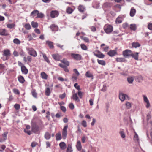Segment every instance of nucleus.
I'll list each match as a JSON object with an SVG mask.
<instances>
[{
	"mask_svg": "<svg viewBox=\"0 0 152 152\" xmlns=\"http://www.w3.org/2000/svg\"><path fill=\"white\" fill-rule=\"evenodd\" d=\"M28 53L31 56L35 57L37 56L36 51L32 48H27L26 49Z\"/></svg>",
	"mask_w": 152,
	"mask_h": 152,
	"instance_id": "nucleus-1",
	"label": "nucleus"
},
{
	"mask_svg": "<svg viewBox=\"0 0 152 152\" xmlns=\"http://www.w3.org/2000/svg\"><path fill=\"white\" fill-rule=\"evenodd\" d=\"M104 29L105 32L107 34L111 33L113 30L112 26L109 25H106L104 27Z\"/></svg>",
	"mask_w": 152,
	"mask_h": 152,
	"instance_id": "nucleus-2",
	"label": "nucleus"
},
{
	"mask_svg": "<svg viewBox=\"0 0 152 152\" xmlns=\"http://www.w3.org/2000/svg\"><path fill=\"white\" fill-rule=\"evenodd\" d=\"M144 102L145 103V107L146 108H148L150 107V104L149 101L146 96L145 95H143L142 96Z\"/></svg>",
	"mask_w": 152,
	"mask_h": 152,
	"instance_id": "nucleus-3",
	"label": "nucleus"
},
{
	"mask_svg": "<svg viewBox=\"0 0 152 152\" xmlns=\"http://www.w3.org/2000/svg\"><path fill=\"white\" fill-rule=\"evenodd\" d=\"M71 56L73 59L77 61L81 60L82 59L81 56L78 54L71 53Z\"/></svg>",
	"mask_w": 152,
	"mask_h": 152,
	"instance_id": "nucleus-4",
	"label": "nucleus"
},
{
	"mask_svg": "<svg viewBox=\"0 0 152 152\" xmlns=\"http://www.w3.org/2000/svg\"><path fill=\"white\" fill-rule=\"evenodd\" d=\"M68 127V126L66 125L64 126V127L62 132V137L63 139H65L67 134V129Z\"/></svg>",
	"mask_w": 152,
	"mask_h": 152,
	"instance_id": "nucleus-5",
	"label": "nucleus"
},
{
	"mask_svg": "<svg viewBox=\"0 0 152 152\" xmlns=\"http://www.w3.org/2000/svg\"><path fill=\"white\" fill-rule=\"evenodd\" d=\"M119 134L122 138L124 139L126 137V134L124 132V130L123 129H120Z\"/></svg>",
	"mask_w": 152,
	"mask_h": 152,
	"instance_id": "nucleus-6",
	"label": "nucleus"
},
{
	"mask_svg": "<svg viewBox=\"0 0 152 152\" xmlns=\"http://www.w3.org/2000/svg\"><path fill=\"white\" fill-rule=\"evenodd\" d=\"M131 51L129 50H126L123 52V55L124 57H127L128 56H130Z\"/></svg>",
	"mask_w": 152,
	"mask_h": 152,
	"instance_id": "nucleus-7",
	"label": "nucleus"
},
{
	"mask_svg": "<svg viewBox=\"0 0 152 152\" xmlns=\"http://www.w3.org/2000/svg\"><path fill=\"white\" fill-rule=\"evenodd\" d=\"M127 97H128L127 95L125 94L121 93L119 95V99L122 102L124 101Z\"/></svg>",
	"mask_w": 152,
	"mask_h": 152,
	"instance_id": "nucleus-8",
	"label": "nucleus"
},
{
	"mask_svg": "<svg viewBox=\"0 0 152 152\" xmlns=\"http://www.w3.org/2000/svg\"><path fill=\"white\" fill-rule=\"evenodd\" d=\"M0 35L2 36H7L8 35L7 31L5 29H0Z\"/></svg>",
	"mask_w": 152,
	"mask_h": 152,
	"instance_id": "nucleus-9",
	"label": "nucleus"
},
{
	"mask_svg": "<svg viewBox=\"0 0 152 152\" xmlns=\"http://www.w3.org/2000/svg\"><path fill=\"white\" fill-rule=\"evenodd\" d=\"M58 13L56 11H52L51 12L50 16L52 18L57 17L58 16Z\"/></svg>",
	"mask_w": 152,
	"mask_h": 152,
	"instance_id": "nucleus-10",
	"label": "nucleus"
},
{
	"mask_svg": "<svg viewBox=\"0 0 152 152\" xmlns=\"http://www.w3.org/2000/svg\"><path fill=\"white\" fill-rule=\"evenodd\" d=\"M139 53L135 52L133 53H131L130 56L134 58L135 60H138Z\"/></svg>",
	"mask_w": 152,
	"mask_h": 152,
	"instance_id": "nucleus-11",
	"label": "nucleus"
},
{
	"mask_svg": "<svg viewBox=\"0 0 152 152\" xmlns=\"http://www.w3.org/2000/svg\"><path fill=\"white\" fill-rule=\"evenodd\" d=\"M76 147L78 151H80L81 150L82 148V146L81 144V142L80 140H77L76 145Z\"/></svg>",
	"mask_w": 152,
	"mask_h": 152,
	"instance_id": "nucleus-12",
	"label": "nucleus"
},
{
	"mask_svg": "<svg viewBox=\"0 0 152 152\" xmlns=\"http://www.w3.org/2000/svg\"><path fill=\"white\" fill-rule=\"evenodd\" d=\"M94 53L95 56L100 58H103L104 56L102 53L99 51L97 52V53Z\"/></svg>",
	"mask_w": 152,
	"mask_h": 152,
	"instance_id": "nucleus-13",
	"label": "nucleus"
},
{
	"mask_svg": "<svg viewBox=\"0 0 152 152\" xmlns=\"http://www.w3.org/2000/svg\"><path fill=\"white\" fill-rule=\"evenodd\" d=\"M59 146L60 148L63 150L65 149L66 147V144L64 142H61L59 144Z\"/></svg>",
	"mask_w": 152,
	"mask_h": 152,
	"instance_id": "nucleus-14",
	"label": "nucleus"
},
{
	"mask_svg": "<svg viewBox=\"0 0 152 152\" xmlns=\"http://www.w3.org/2000/svg\"><path fill=\"white\" fill-rule=\"evenodd\" d=\"M86 76L88 78H91L92 79L93 78V75L89 71L86 72L85 74Z\"/></svg>",
	"mask_w": 152,
	"mask_h": 152,
	"instance_id": "nucleus-15",
	"label": "nucleus"
},
{
	"mask_svg": "<svg viewBox=\"0 0 152 152\" xmlns=\"http://www.w3.org/2000/svg\"><path fill=\"white\" fill-rule=\"evenodd\" d=\"M116 54L117 52L115 50H110L108 53V54L111 57L113 56Z\"/></svg>",
	"mask_w": 152,
	"mask_h": 152,
	"instance_id": "nucleus-16",
	"label": "nucleus"
},
{
	"mask_svg": "<svg viewBox=\"0 0 152 152\" xmlns=\"http://www.w3.org/2000/svg\"><path fill=\"white\" fill-rule=\"evenodd\" d=\"M72 99L77 102H79L80 100L77 96V93H74L72 95Z\"/></svg>",
	"mask_w": 152,
	"mask_h": 152,
	"instance_id": "nucleus-17",
	"label": "nucleus"
},
{
	"mask_svg": "<svg viewBox=\"0 0 152 152\" xmlns=\"http://www.w3.org/2000/svg\"><path fill=\"white\" fill-rule=\"evenodd\" d=\"M115 60L118 62H125L126 61V60L124 58H116Z\"/></svg>",
	"mask_w": 152,
	"mask_h": 152,
	"instance_id": "nucleus-18",
	"label": "nucleus"
},
{
	"mask_svg": "<svg viewBox=\"0 0 152 152\" xmlns=\"http://www.w3.org/2000/svg\"><path fill=\"white\" fill-rule=\"evenodd\" d=\"M18 79L19 81L21 83H23L25 81V80L22 76H19L18 77Z\"/></svg>",
	"mask_w": 152,
	"mask_h": 152,
	"instance_id": "nucleus-19",
	"label": "nucleus"
},
{
	"mask_svg": "<svg viewBox=\"0 0 152 152\" xmlns=\"http://www.w3.org/2000/svg\"><path fill=\"white\" fill-rule=\"evenodd\" d=\"M21 68V71L25 75H26L27 74L28 72V69L25 66L22 67Z\"/></svg>",
	"mask_w": 152,
	"mask_h": 152,
	"instance_id": "nucleus-20",
	"label": "nucleus"
},
{
	"mask_svg": "<svg viewBox=\"0 0 152 152\" xmlns=\"http://www.w3.org/2000/svg\"><path fill=\"white\" fill-rule=\"evenodd\" d=\"M7 132H5L2 134L3 139H0V142H2L7 139Z\"/></svg>",
	"mask_w": 152,
	"mask_h": 152,
	"instance_id": "nucleus-21",
	"label": "nucleus"
},
{
	"mask_svg": "<svg viewBox=\"0 0 152 152\" xmlns=\"http://www.w3.org/2000/svg\"><path fill=\"white\" fill-rule=\"evenodd\" d=\"M42 78L45 80H46L48 78V75L44 72H42L40 74Z\"/></svg>",
	"mask_w": 152,
	"mask_h": 152,
	"instance_id": "nucleus-22",
	"label": "nucleus"
},
{
	"mask_svg": "<svg viewBox=\"0 0 152 152\" xmlns=\"http://www.w3.org/2000/svg\"><path fill=\"white\" fill-rule=\"evenodd\" d=\"M136 12V10L133 8H132L131 10L130 13V16L132 17L134 16L135 15Z\"/></svg>",
	"mask_w": 152,
	"mask_h": 152,
	"instance_id": "nucleus-23",
	"label": "nucleus"
},
{
	"mask_svg": "<svg viewBox=\"0 0 152 152\" xmlns=\"http://www.w3.org/2000/svg\"><path fill=\"white\" fill-rule=\"evenodd\" d=\"M61 139V136L60 132L57 133L56 135V139L57 140H60Z\"/></svg>",
	"mask_w": 152,
	"mask_h": 152,
	"instance_id": "nucleus-24",
	"label": "nucleus"
},
{
	"mask_svg": "<svg viewBox=\"0 0 152 152\" xmlns=\"http://www.w3.org/2000/svg\"><path fill=\"white\" fill-rule=\"evenodd\" d=\"M132 45L133 47L136 48L140 46V44L137 42H134L132 43Z\"/></svg>",
	"mask_w": 152,
	"mask_h": 152,
	"instance_id": "nucleus-25",
	"label": "nucleus"
},
{
	"mask_svg": "<svg viewBox=\"0 0 152 152\" xmlns=\"http://www.w3.org/2000/svg\"><path fill=\"white\" fill-rule=\"evenodd\" d=\"M53 58L56 60H58L60 58V57L58 54H53L52 55Z\"/></svg>",
	"mask_w": 152,
	"mask_h": 152,
	"instance_id": "nucleus-26",
	"label": "nucleus"
},
{
	"mask_svg": "<svg viewBox=\"0 0 152 152\" xmlns=\"http://www.w3.org/2000/svg\"><path fill=\"white\" fill-rule=\"evenodd\" d=\"M38 10H35L33 11L31 14V16L33 17H34L36 15L37 16V15L38 14Z\"/></svg>",
	"mask_w": 152,
	"mask_h": 152,
	"instance_id": "nucleus-27",
	"label": "nucleus"
},
{
	"mask_svg": "<svg viewBox=\"0 0 152 152\" xmlns=\"http://www.w3.org/2000/svg\"><path fill=\"white\" fill-rule=\"evenodd\" d=\"M50 27L52 31H57L58 30V27L55 24L52 25Z\"/></svg>",
	"mask_w": 152,
	"mask_h": 152,
	"instance_id": "nucleus-28",
	"label": "nucleus"
},
{
	"mask_svg": "<svg viewBox=\"0 0 152 152\" xmlns=\"http://www.w3.org/2000/svg\"><path fill=\"white\" fill-rule=\"evenodd\" d=\"M4 55L7 57L10 56V50H4Z\"/></svg>",
	"mask_w": 152,
	"mask_h": 152,
	"instance_id": "nucleus-29",
	"label": "nucleus"
},
{
	"mask_svg": "<svg viewBox=\"0 0 152 152\" xmlns=\"http://www.w3.org/2000/svg\"><path fill=\"white\" fill-rule=\"evenodd\" d=\"M127 81L130 84H132L134 80L133 77L130 76L127 78Z\"/></svg>",
	"mask_w": 152,
	"mask_h": 152,
	"instance_id": "nucleus-30",
	"label": "nucleus"
},
{
	"mask_svg": "<svg viewBox=\"0 0 152 152\" xmlns=\"http://www.w3.org/2000/svg\"><path fill=\"white\" fill-rule=\"evenodd\" d=\"M46 43L50 48H53V46L52 42L50 41H47L46 42Z\"/></svg>",
	"mask_w": 152,
	"mask_h": 152,
	"instance_id": "nucleus-31",
	"label": "nucleus"
},
{
	"mask_svg": "<svg viewBox=\"0 0 152 152\" xmlns=\"http://www.w3.org/2000/svg\"><path fill=\"white\" fill-rule=\"evenodd\" d=\"M130 28L132 30L135 31L137 29V27L135 24H131L130 25Z\"/></svg>",
	"mask_w": 152,
	"mask_h": 152,
	"instance_id": "nucleus-32",
	"label": "nucleus"
},
{
	"mask_svg": "<svg viewBox=\"0 0 152 152\" xmlns=\"http://www.w3.org/2000/svg\"><path fill=\"white\" fill-rule=\"evenodd\" d=\"M42 54L44 60L45 61H46L48 63H50V61L48 59V58L47 57L46 55L44 53H42Z\"/></svg>",
	"mask_w": 152,
	"mask_h": 152,
	"instance_id": "nucleus-33",
	"label": "nucleus"
},
{
	"mask_svg": "<svg viewBox=\"0 0 152 152\" xmlns=\"http://www.w3.org/2000/svg\"><path fill=\"white\" fill-rule=\"evenodd\" d=\"M125 105L126 108L128 109L132 107L131 103L128 101L126 102Z\"/></svg>",
	"mask_w": 152,
	"mask_h": 152,
	"instance_id": "nucleus-34",
	"label": "nucleus"
},
{
	"mask_svg": "<svg viewBox=\"0 0 152 152\" xmlns=\"http://www.w3.org/2000/svg\"><path fill=\"white\" fill-rule=\"evenodd\" d=\"M31 93L33 96L34 98H37V94L35 90L33 89L31 91Z\"/></svg>",
	"mask_w": 152,
	"mask_h": 152,
	"instance_id": "nucleus-35",
	"label": "nucleus"
},
{
	"mask_svg": "<svg viewBox=\"0 0 152 152\" xmlns=\"http://www.w3.org/2000/svg\"><path fill=\"white\" fill-rule=\"evenodd\" d=\"M73 150L72 147V146L70 144L68 145L66 152H72Z\"/></svg>",
	"mask_w": 152,
	"mask_h": 152,
	"instance_id": "nucleus-36",
	"label": "nucleus"
},
{
	"mask_svg": "<svg viewBox=\"0 0 152 152\" xmlns=\"http://www.w3.org/2000/svg\"><path fill=\"white\" fill-rule=\"evenodd\" d=\"M97 61L99 64L103 66H104L106 64L105 61L103 60H100L98 59Z\"/></svg>",
	"mask_w": 152,
	"mask_h": 152,
	"instance_id": "nucleus-37",
	"label": "nucleus"
},
{
	"mask_svg": "<svg viewBox=\"0 0 152 152\" xmlns=\"http://www.w3.org/2000/svg\"><path fill=\"white\" fill-rule=\"evenodd\" d=\"M13 42L14 43L17 45L20 44L21 43L20 41L17 38L13 40Z\"/></svg>",
	"mask_w": 152,
	"mask_h": 152,
	"instance_id": "nucleus-38",
	"label": "nucleus"
},
{
	"mask_svg": "<svg viewBox=\"0 0 152 152\" xmlns=\"http://www.w3.org/2000/svg\"><path fill=\"white\" fill-rule=\"evenodd\" d=\"M78 9L80 12H83L85 8L83 6L80 5L78 7Z\"/></svg>",
	"mask_w": 152,
	"mask_h": 152,
	"instance_id": "nucleus-39",
	"label": "nucleus"
},
{
	"mask_svg": "<svg viewBox=\"0 0 152 152\" xmlns=\"http://www.w3.org/2000/svg\"><path fill=\"white\" fill-rule=\"evenodd\" d=\"M61 61L67 66H69V62L65 59H64Z\"/></svg>",
	"mask_w": 152,
	"mask_h": 152,
	"instance_id": "nucleus-40",
	"label": "nucleus"
},
{
	"mask_svg": "<svg viewBox=\"0 0 152 152\" xmlns=\"http://www.w3.org/2000/svg\"><path fill=\"white\" fill-rule=\"evenodd\" d=\"M44 16V14L42 13H39V11H38V14L37 15V16L36 17V18H42Z\"/></svg>",
	"mask_w": 152,
	"mask_h": 152,
	"instance_id": "nucleus-41",
	"label": "nucleus"
},
{
	"mask_svg": "<svg viewBox=\"0 0 152 152\" xmlns=\"http://www.w3.org/2000/svg\"><path fill=\"white\" fill-rule=\"evenodd\" d=\"M45 94L47 96H49L50 93V89L49 88H47L45 91Z\"/></svg>",
	"mask_w": 152,
	"mask_h": 152,
	"instance_id": "nucleus-42",
	"label": "nucleus"
},
{
	"mask_svg": "<svg viewBox=\"0 0 152 152\" xmlns=\"http://www.w3.org/2000/svg\"><path fill=\"white\" fill-rule=\"evenodd\" d=\"M73 12L72 9L70 7H68L66 10V12L68 14H71Z\"/></svg>",
	"mask_w": 152,
	"mask_h": 152,
	"instance_id": "nucleus-43",
	"label": "nucleus"
},
{
	"mask_svg": "<svg viewBox=\"0 0 152 152\" xmlns=\"http://www.w3.org/2000/svg\"><path fill=\"white\" fill-rule=\"evenodd\" d=\"M32 130L34 132L36 133L39 130V127L37 126L33 127Z\"/></svg>",
	"mask_w": 152,
	"mask_h": 152,
	"instance_id": "nucleus-44",
	"label": "nucleus"
},
{
	"mask_svg": "<svg viewBox=\"0 0 152 152\" xmlns=\"http://www.w3.org/2000/svg\"><path fill=\"white\" fill-rule=\"evenodd\" d=\"M31 25L33 28H36L38 26V24L37 22L32 21L31 23Z\"/></svg>",
	"mask_w": 152,
	"mask_h": 152,
	"instance_id": "nucleus-45",
	"label": "nucleus"
},
{
	"mask_svg": "<svg viewBox=\"0 0 152 152\" xmlns=\"http://www.w3.org/2000/svg\"><path fill=\"white\" fill-rule=\"evenodd\" d=\"M45 137L46 139H49L50 137V134L48 132H46L45 134Z\"/></svg>",
	"mask_w": 152,
	"mask_h": 152,
	"instance_id": "nucleus-46",
	"label": "nucleus"
},
{
	"mask_svg": "<svg viewBox=\"0 0 152 152\" xmlns=\"http://www.w3.org/2000/svg\"><path fill=\"white\" fill-rule=\"evenodd\" d=\"M81 39L83 40L84 41L86 42H89V39L86 37H81Z\"/></svg>",
	"mask_w": 152,
	"mask_h": 152,
	"instance_id": "nucleus-47",
	"label": "nucleus"
},
{
	"mask_svg": "<svg viewBox=\"0 0 152 152\" xmlns=\"http://www.w3.org/2000/svg\"><path fill=\"white\" fill-rule=\"evenodd\" d=\"M81 47L83 50H86L87 49V47L84 44H81L80 45Z\"/></svg>",
	"mask_w": 152,
	"mask_h": 152,
	"instance_id": "nucleus-48",
	"label": "nucleus"
},
{
	"mask_svg": "<svg viewBox=\"0 0 152 152\" xmlns=\"http://www.w3.org/2000/svg\"><path fill=\"white\" fill-rule=\"evenodd\" d=\"M7 26L8 28H12L14 27L15 24H8L7 25Z\"/></svg>",
	"mask_w": 152,
	"mask_h": 152,
	"instance_id": "nucleus-49",
	"label": "nucleus"
},
{
	"mask_svg": "<svg viewBox=\"0 0 152 152\" xmlns=\"http://www.w3.org/2000/svg\"><path fill=\"white\" fill-rule=\"evenodd\" d=\"M136 79L137 80V81L140 82V81L142 80V77L141 75H139L136 77Z\"/></svg>",
	"mask_w": 152,
	"mask_h": 152,
	"instance_id": "nucleus-50",
	"label": "nucleus"
},
{
	"mask_svg": "<svg viewBox=\"0 0 152 152\" xmlns=\"http://www.w3.org/2000/svg\"><path fill=\"white\" fill-rule=\"evenodd\" d=\"M25 27L27 30L30 29L31 28V26L29 24H26L25 25Z\"/></svg>",
	"mask_w": 152,
	"mask_h": 152,
	"instance_id": "nucleus-51",
	"label": "nucleus"
},
{
	"mask_svg": "<svg viewBox=\"0 0 152 152\" xmlns=\"http://www.w3.org/2000/svg\"><path fill=\"white\" fill-rule=\"evenodd\" d=\"M82 125L84 127H86L87 125V123L86 121H85V120L83 121L82 123Z\"/></svg>",
	"mask_w": 152,
	"mask_h": 152,
	"instance_id": "nucleus-52",
	"label": "nucleus"
},
{
	"mask_svg": "<svg viewBox=\"0 0 152 152\" xmlns=\"http://www.w3.org/2000/svg\"><path fill=\"white\" fill-rule=\"evenodd\" d=\"M116 22L117 23H120L122 22L121 19L119 18H117L116 20Z\"/></svg>",
	"mask_w": 152,
	"mask_h": 152,
	"instance_id": "nucleus-53",
	"label": "nucleus"
},
{
	"mask_svg": "<svg viewBox=\"0 0 152 152\" xmlns=\"http://www.w3.org/2000/svg\"><path fill=\"white\" fill-rule=\"evenodd\" d=\"M134 140L136 141H138L139 140L138 135L136 133H135V134L134 137Z\"/></svg>",
	"mask_w": 152,
	"mask_h": 152,
	"instance_id": "nucleus-54",
	"label": "nucleus"
},
{
	"mask_svg": "<svg viewBox=\"0 0 152 152\" xmlns=\"http://www.w3.org/2000/svg\"><path fill=\"white\" fill-rule=\"evenodd\" d=\"M66 94L65 93H64L60 95L59 96V97L61 99H63L66 96Z\"/></svg>",
	"mask_w": 152,
	"mask_h": 152,
	"instance_id": "nucleus-55",
	"label": "nucleus"
},
{
	"mask_svg": "<svg viewBox=\"0 0 152 152\" xmlns=\"http://www.w3.org/2000/svg\"><path fill=\"white\" fill-rule=\"evenodd\" d=\"M13 91L15 94H20V92L19 91L16 89H13Z\"/></svg>",
	"mask_w": 152,
	"mask_h": 152,
	"instance_id": "nucleus-56",
	"label": "nucleus"
},
{
	"mask_svg": "<svg viewBox=\"0 0 152 152\" xmlns=\"http://www.w3.org/2000/svg\"><path fill=\"white\" fill-rule=\"evenodd\" d=\"M15 108L17 110H18L20 108V105L18 104H16L14 106Z\"/></svg>",
	"mask_w": 152,
	"mask_h": 152,
	"instance_id": "nucleus-57",
	"label": "nucleus"
},
{
	"mask_svg": "<svg viewBox=\"0 0 152 152\" xmlns=\"http://www.w3.org/2000/svg\"><path fill=\"white\" fill-rule=\"evenodd\" d=\"M1 148L2 149V150L0 149V151L2 152L6 148V146L5 145H3L1 146Z\"/></svg>",
	"mask_w": 152,
	"mask_h": 152,
	"instance_id": "nucleus-58",
	"label": "nucleus"
},
{
	"mask_svg": "<svg viewBox=\"0 0 152 152\" xmlns=\"http://www.w3.org/2000/svg\"><path fill=\"white\" fill-rule=\"evenodd\" d=\"M129 24L127 23H125L123 24V27L125 28L128 27Z\"/></svg>",
	"mask_w": 152,
	"mask_h": 152,
	"instance_id": "nucleus-59",
	"label": "nucleus"
},
{
	"mask_svg": "<svg viewBox=\"0 0 152 152\" xmlns=\"http://www.w3.org/2000/svg\"><path fill=\"white\" fill-rule=\"evenodd\" d=\"M61 109L64 112H65L66 111V109L65 107L64 106H61L60 107Z\"/></svg>",
	"mask_w": 152,
	"mask_h": 152,
	"instance_id": "nucleus-60",
	"label": "nucleus"
},
{
	"mask_svg": "<svg viewBox=\"0 0 152 152\" xmlns=\"http://www.w3.org/2000/svg\"><path fill=\"white\" fill-rule=\"evenodd\" d=\"M69 107L72 110L74 108V105L72 103H71L69 104Z\"/></svg>",
	"mask_w": 152,
	"mask_h": 152,
	"instance_id": "nucleus-61",
	"label": "nucleus"
},
{
	"mask_svg": "<svg viewBox=\"0 0 152 152\" xmlns=\"http://www.w3.org/2000/svg\"><path fill=\"white\" fill-rule=\"evenodd\" d=\"M24 132L29 135L31 134V131L28 130L27 129H24Z\"/></svg>",
	"mask_w": 152,
	"mask_h": 152,
	"instance_id": "nucleus-62",
	"label": "nucleus"
},
{
	"mask_svg": "<svg viewBox=\"0 0 152 152\" xmlns=\"http://www.w3.org/2000/svg\"><path fill=\"white\" fill-rule=\"evenodd\" d=\"M27 61L29 62H31L32 61V58L29 56H28L27 57Z\"/></svg>",
	"mask_w": 152,
	"mask_h": 152,
	"instance_id": "nucleus-63",
	"label": "nucleus"
},
{
	"mask_svg": "<svg viewBox=\"0 0 152 152\" xmlns=\"http://www.w3.org/2000/svg\"><path fill=\"white\" fill-rule=\"evenodd\" d=\"M150 135L151 137L150 141L152 142V127L150 130Z\"/></svg>",
	"mask_w": 152,
	"mask_h": 152,
	"instance_id": "nucleus-64",
	"label": "nucleus"
}]
</instances>
